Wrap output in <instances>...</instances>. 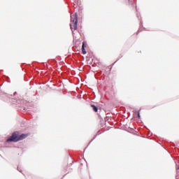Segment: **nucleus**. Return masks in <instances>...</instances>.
Listing matches in <instances>:
<instances>
[{"label": "nucleus", "mask_w": 179, "mask_h": 179, "mask_svg": "<svg viewBox=\"0 0 179 179\" xmlns=\"http://www.w3.org/2000/svg\"><path fill=\"white\" fill-rule=\"evenodd\" d=\"M136 114H137L138 118H141V113H139V111L136 112Z\"/></svg>", "instance_id": "39448f33"}, {"label": "nucleus", "mask_w": 179, "mask_h": 179, "mask_svg": "<svg viewBox=\"0 0 179 179\" xmlns=\"http://www.w3.org/2000/svg\"><path fill=\"white\" fill-rule=\"evenodd\" d=\"M86 47H87V43L84 41L83 42V45H82V53L85 55L87 54V52H86Z\"/></svg>", "instance_id": "7ed1b4c3"}, {"label": "nucleus", "mask_w": 179, "mask_h": 179, "mask_svg": "<svg viewBox=\"0 0 179 179\" xmlns=\"http://www.w3.org/2000/svg\"><path fill=\"white\" fill-rule=\"evenodd\" d=\"M29 136V134H22L19 135V132H14L12 136L7 139V142H19V141H23V139H26L27 137Z\"/></svg>", "instance_id": "f257e3e1"}, {"label": "nucleus", "mask_w": 179, "mask_h": 179, "mask_svg": "<svg viewBox=\"0 0 179 179\" xmlns=\"http://www.w3.org/2000/svg\"><path fill=\"white\" fill-rule=\"evenodd\" d=\"M70 27L71 30L78 29V14H73L71 16Z\"/></svg>", "instance_id": "f03ea898"}, {"label": "nucleus", "mask_w": 179, "mask_h": 179, "mask_svg": "<svg viewBox=\"0 0 179 179\" xmlns=\"http://www.w3.org/2000/svg\"><path fill=\"white\" fill-rule=\"evenodd\" d=\"M91 107L92 108L93 110L95 111V113H97L99 110V108H97V107H96L94 105H91Z\"/></svg>", "instance_id": "20e7f679"}]
</instances>
